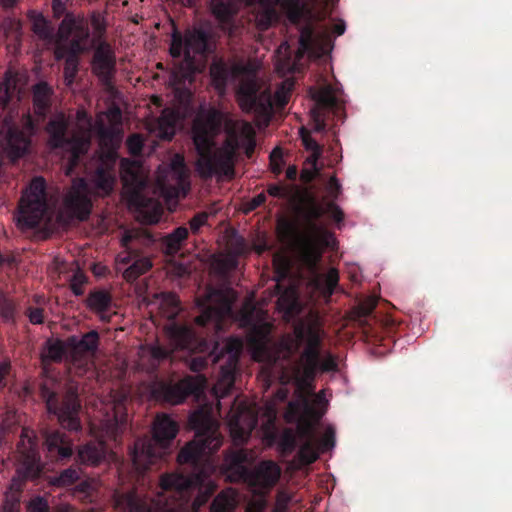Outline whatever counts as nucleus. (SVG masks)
Segmentation results:
<instances>
[{
  "mask_svg": "<svg viewBox=\"0 0 512 512\" xmlns=\"http://www.w3.org/2000/svg\"><path fill=\"white\" fill-rule=\"evenodd\" d=\"M222 124L220 111L212 109L203 119H197L193 125V142L199 154L198 169L202 177L214 175L232 178L235 174V159L240 148L251 158L256 147V131L245 120H229L225 124L226 139L223 145L212 152L213 138Z\"/></svg>",
  "mask_w": 512,
  "mask_h": 512,
  "instance_id": "nucleus-1",
  "label": "nucleus"
},
{
  "mask_svg": "<svg viewBox=\"0 0 512 512\" xmlns=\"http://www.w3.org/2000/svg\"><path fill=\"white\" fill-rule=\"evenodd\" d=\"M156 497L141 493L136 487L114 489L111 501L117 512H177L193 497L191 508L199 512L216 490V485L202 474L192 477L181 474H165L160 479Z\"/></svg>",
  "mask_w": 512,
  "mask_h": 512,
  "instance_id": "nucleus-2",
  "label": "nucleus"
},
{
  "mask_svg": "<svg viewBox=\"0 0 512 512\" xmlns=\"http://www.w3.org/2000/svg\"><path fill=\"white\" fill-rule=\"evenodd\" d=\"M325 336L321 317L311 311L295 323L292 334L280 338L278 348L285 360H290L303 347L292 368L293 377L299 386L313 382L318 373L338 371L336 356L330 351L322 354Z\"/></svg>",
  "mask_w": 512,
  "mask_h": 512,
  "instance_id": "nucleus-3",
  "label": "nucleus"
},
{
  "mask_svg": "<svg viewBox=\"0 0 512 512\" xmlns=\"http://www.w3.org/2000/svg\"><path fill=\"white\" fill-rule=\"evenodd\" d=\"M210 52V37L205 30L193 28L182 34L174 25L169 53L178 61L174 65L171 81L180 96L191 95L190 90L185 86L191 84L195 74L201 71V64L196 56L206 57Z\"/></svg>",
  "mask_w": 512,
  "mask_h": 512,
  "instance_id": "nucleus-4",
  "label": "nucleus"
},
{
  "mask_svg": "<svg viewBox=\"0 0 512 512\" xmlns=\"http://www.w3.org/2000/svg\"><path fill=\"white\" fill-rule=\"evenodd\" d=\"M167 333L176 349L209 352V358L212 364L220 362L226 358V363L221 366V372L225 380L230 384L234 382L235 369L243 348V342L236 337L228 338L223 347L220 348L218 342H211L198 337L192 327L179 325L175 322L167 327Z\"/></svg>",
  "mask_w": 512,
  "mask_h": 512,
  "instance_id": "nucleus-5",
  "label": "nucleus"
},
{
  "mask_svg": "<svg viewBox=\"0 0 512 512\" xmlns=\"http://www.w3.org/2000/svg\"><path fill=\"white\" fill-rule=\"evenodd\" d=\"M178 431L177 422L170 416L157 415L153 423L152 436L137 438L129 449L133 468L139 475L169 453Z\"/></svg>",
  "mask_w": 512,
  "mask_h": 512,
  "instance_id": "nucleus-6",
  "label": "nucleus"
},
{
  "mask_svg": "<svg viewBox=\"0 0 512 512\" xmlns=\"http://www.w3.org/2000/svg\"><path fill=\"white\" fill-rule=\"evenodd\" d=\"M324 212V209L316 203H312L306 208L304 218L308 233L302 236L298 235L296 227L290 221L282 219L278 223V233L281 239L297 244L301 263L306 269L313 273L317 271L318 263H320L323 253L318 236L328 234V232L317 223Z\"/></svg>",
  "mask_w": 512,
  "mask_h": 512,
  "instance_id": "nucleus-7",
  "label": "nucleus"
},
{
  "mask_svg": "<svg viewBox=\"0 0 512 512\" xmlns=\"http://www.w3.org/2000/svg\"><path fill=\"white\" fill-rule=\"evenodd\" d=\"M69 125L68 118L61 112L49 119L45 131L48 135L47 146L67 156V174H72L88 153L91 138L89 132L82 129L69 131Z\"/></svg>",
  "mask_w": 512,
  "mask_h": 512,
  "instance_id": "nucleus-8",
  "label": "nucleus"
},
{
  "mask_svg": "<svg viewBox=\"0 0 512 512\" xmlns=\"http://www.w3.org/2000/svg\"><path fill=\"white\" fill-rule=\"evenodd\" d=\"M257 72L258 65L252 62H239L232 66V75L240 78L237 101L243 111L254 112L258 117L269 120L273 113V98L269 89L260 90Z\"/></svg>",
  "mask_w": 512,
  "mask_h": 512,
  "instance_id": "nucleus-9",
  "label": "nucleus"
},
{
  "mask_svg": "<svg viewBox=\"0 0 512 512\" xmlns=\"http://www.w3.org/2000/svg\"><path fill=\"white\" fill-rule=\"evenodd\" d=\"M190 423L195 430V437L180 450L177 459L180 464L196 466L218 451L223 443V437L216 422L201 412L191 415Z\"/></svg>",
  "mask_w": 512,
  "mask_h": 512,
  "instance_id": "nucleus-10",
  "label": "nucleus"
},
{
  "mask_svg": "<svg viewBox=\"0 0 512 512\" xmlns=\"http://www.w3.org/2000/svg\"><path fill=\"white\" fill-rule=\"evenodd\" d=\"M90 36L89 28L83 18L72 13H66L59 24L57 37L61 42H69L67 56L64 63V78L67 85H71L78 73V55L85 49V43Z\"/></svg>",
  "mask_w": 512,
  "mask_h": 512,
  "instance_id": "nucleus-11",
  "label": "nucleus"
},
{
  "mask_svg": "<svg viewBox=\"0 0 512 512\" xmlns=\"http://www.w3.org/2000/svg\"><path fill=\"white\" fill-rule=\"evenodd\" d=\"M376 306L377 299L372 296L367 297L359 302L355 308V314L362 328L365 340L368 343L382 346L388 350L395 343L391 336L393 320L378 319L374 313Z\"/></svg>",
  "mask_w": 512,
  "mask_h": 512,
  "instance_id": "nucleus-12",
  "label": "nucleus"
},
{
  "mask_svg": "<svg viewBox=\"0 0 512 512\" xmlns=\"http://www.w3.org/2000/svg\"><path fill=\"white\" fill-rule=\"evenodd\" d=\"M17 453L16 472L18 479H13L11 489H15L19 494L22 489L21 480H36L43 473L38 442L33 430L25 427L22 429L20 441L17 445Z\"/></svg>",
  "mask_w": 512,
  "mask_h": 512,
  "instance_id": "nucleus-13",
  "label": "nucleus"
},
{
  "mask_svg": "<svg viewBox=\"0 0 512 512\" xmlns=\"http://www.w3.org/2000/svg\"><path fill=\"white\" fill-rule=\"evenodd\" d=\"M40 396L45 402L48 412L58 417L63 428L75 432L81 430L79 417L81 403L76 388H68L60 402L58 394L47 384H42L40 386Z\"/></svg>",
  "mask_w": 512,
  "mask_h": 512,
  "instance_id": "nucleus-14",
  "label": "nucleus"
},
{
  "mask_svg": "<svg viewBox=\"0 0 512 512\" xmlns=\"http://www.w3.org/2000/svg\"><path fill=\"white\" fill-rule=\"evenodd\" d=\"M47 209L46 182L42 177H35L19 202L18 226L22 229L36 228L43 220Z\"/></svg>",
  "mask_w": 512,
  "mask_h": 512,
  "instance_id": "nucleus-15",
  "label": "nucleus"
},
{
  "mask_svg": "<svg viewBox=\"0 0 512 512\" xmlns=\"http://www.w3.org/2000/svg\"><path fill=\"white\" fill-rule=\"evenodd\" d=\"M90 188L84 178H75L64 195L62 213L69 220L84 221L92 211Z\"/></svg>",
  "mask_w": 512,
  "mask_h": 512,
  "instance_id": "nucleus-16",
  "label": "nucleus"
},
{
  "mask_svg": "<svg viewBox=\"0 0 512 512\" xmlns=\"http://www.w3.org/2000/svg\"><path fill=\"white\" fill-rule=\"evenodd\" d=\"M199 390V384L192 377H186L177 383L163 379H155L149 385V391L156 401L177 405L189 395Z\"/></svg>",
  "mask_w": 512,
  "mask_h": 512,
  "instance_id": "nucleus-17",
  "label": "nucleus"
},
{
  "mask_svg": "<svg viewBox=\"0 0 512 512\" xmlns=\"http://www.w3.org/2000/svg\"><path fill=\"white\" fill-rule=\"evenodd\" d=\"M25 126L29 130V133H26L15 125L7 127L6 136L4 138V150L12 160L23 157L29 151L31 134L36 128L30 115L26 117Z\"/></svg>",
  "mask_w": 512,
  "mask_h": 512,
  "instance_id": "nucleus-18",
  "label": "nucleus"
},
{
  "mask_svg": "<svg viewBox=\"0 0 512 512\" xmlns=\"http://www.w3.org/2000/svg\"><path fill=\"white\" fill-rule=\"evenodd\" d=\"M123 180L130 189V203L138 208L146 206V199L142 192L147 186V181L142 175V166L138 161L122 159Z\"/></svg>",
  "mask_w": 512,
  "mask_h": 512,
  "instance_id": "nucleus-19",
  "label": "nucleus"
},
{
  "mask_svg": "<svg viewBox=\"0 0 512 512\" xmlns=\"http://www.w3.org/2000/svg\"><path fill=\"white\" fill-rule=\"evenodd\" d=\"M92 72L104 86L108 88L113 86L116 56L109 44L101 43L96 47L92 58Z\"/></svg>",
  "mask_w": 512,
  "mask_h": 512,
  "instance_id": "nucleus-20",
  "label": "nucleus"
},
{
  "mask_svg": "<svg viewBox=\"0 0 512 512\" xmlns=\"http://www.w3.org/2000/svg\"><path fill=\"white\" fill-rule=\"evenodd\" d=\"M155 239L151 233L146 230H126L121 238V246L125 249L123 253L118 254V264L127 265L131 263L139 254L137 248L133 246L137 243L142 246H150L154 243Z\"/></svg>",
  "mask_w": 512,
  "mask_h": 512,
  "instance_id": "nucleus-21",
  "label": "nucleus"
},
{
  "mask_svg": "<svg viewBox=\"0 0 512 512\" xmlns=\"http://www.w3.org/2000/svg\"><path fill=\"white\" fill-rule=\"evenodd\" d=\"M250 474L246 484L252 487L271 488L279 481L281 468L273 460H262L251 469Z\"/></svg>",
  "mask_w": 512,
  "mask_h": 512,
  "instance_id": "nucleus-22",
  "label": "nucleus"
},
{
  "mask_svg": "<svg viewBox=\"0 0 512 512\" xmlns=\"http://www.w3.org/2000/svg\"><path fill=\"white\" fill-rule=\"evenodd\" d=\"M249 455L246 449H238L226 454L224 466L231 482L246 483L251 469L247 466Z\"/></svg>",
  "mask_w": 512,
  "mask_h": 512,
  "instance_id": "nucleus-23",
  "label": "nucleus"
},
{
  "mask_svg": "<svg viewBox=\"0 0 512 512\" xmlns=\"http://www.w3.org/2000/svg\"><path fill=\"white\" fill-rule=\"evenodd\" d=\"M289 410L295 414H300L303 410V415L300 417L297 425V434L304 441L317 440L314 428V423L311 420L316 415L314 407L308 402L307 399L300 401L289 402Z\"/></svg>",
  "mask_w": 512,
  "mask_h": 512,
  "instance_id": "nucleus-24",
  "label": "nucleus"
},
{
  "mask_svg": "<svg viewBox=\"0 0 512 512\" xmlns=\"http://www.w3.org/2000/svg\"><path fill=\"white\" fill-rule=\"evenodd\" d=\"M100 336L96 330H91L82 335L70 336L67 338L69 356L74 363L78 362L85 354H94L99 346Z\"/></svg>",
  "mask_w": 512,
  "mask_h": 512,
  "instance_id": "nucleus-25",
  "label": "nucleus"
},
{
  "mask_svg": "<svg viewBox=\"0 0 512 512\" xmlns=\"http://www.w3.org/2000/svg\"><path fill=\"white\" fill-rule=\"evenodd\" d=\"M48 456L55 461H65L73 455V443L60 431L48 433L45 437Z\"/></svg>",
  "mask_w": 512,
  "mask_h": 512,
  "instance_id": "nucleus-26",
  "label": "nucleus"
},
{
  "mask_svg": "<svg viewBox=\"0 0 512 512\" xmlns=\"http://www.w3.org/2000/svg\"><path fill=\"white\" fill-rule=\"evenodd\" d=\"M279 0H255L253 20L258 30H267L278 20L277 4Z\"/></svg>",
  "mask_w": 512,
  "mask_h": 512,
  "instance_id": "nucleus-27",
  "label": "nucleus"
},
{
  "mask_svg": "<svg viewBox=\"0 0 512 512\" xmlns=\"http://www.w3.org/2000/svg\"><path fill=\"white\" fill-rule=\"evenodd\" d=\"M112 295L106 289L91 290L85 300L86 307L99 316L102 322L111 321V315L108 314L112 306Z\"/></svg>",
  "mask_w": 512,
  "mask_h": 512,
  "instance_id": "nucleus-28",
  "label": "nucleus"
},
{
  "mask_svg": "<svg viewBox=\"0 0 512 512\" xmlns=\"http://www.w3.org/2000/svg\"><path fill=\"white\" fill-rule=\"evenodd\" d=\"M53 88L44 81L33 86V109L39 120H44L50 112L52 105Z\"/></svg>",
  "mask_w": 512,
  "mask_h": 512,
  "instance_id": "nucleus-29",
  "label": "nucleus"
},
{
  "mask_svg": "<svg viewBox=\"0 0 512 512\" xmlns=\"http://www.w3.org/2000/svg\"><path fill=\"white\" fill-rule=\"evenodd\" d=\"M107 455V446L104 441H90L78 450V460L88 466H98Z\"/></svg>",
  "mask_w": 512,
  "mask_h": 512,
  "instance_id": "nucleus-30",
  "label": "nucleus"
},
{
  "mask_svg": "<svg viewBox=\"0 0 512 512\" xmlns=\"http://www.w3.org/2000/svg\"><path fill=\"white\" fill-rule=\"evenodd\" d=\"M92 181L98 191L103 195H109L113 191L115 175L112 166L101 163L95 170Z\"/></svg>",
  "mask_w": 512,
  "mask_h": 512,
  "instance_id": "nucleus-31",
  "label": "nucleus"
},
{
  "mask_svg": "<svg viewBox=\"0 0 512 512\" xmlns=\"http://www.w3.org/2000/svg\"><path fill=\"white\" fill-rule=\"evenodd\" d=\"M311 97L320 109L333 110L338 106L336 91L331 84H325L319 89H311Z\"/></svg>",
  "mask_w": 512,
  "mask_h": 512,
  "instance_id": "nucleus-32",
  "label": "nucleus"
},
{
  "mask_svg": "<svg viewBox=\"0 0 512 512\" xmlns=\"http://www.w3.org/2000/svg\"><path fill=\"white\" fill-rule=\"evenodd\" d=\"M189 231L185 226H180L174 229L171 233L162 238V249L168 255H175L178 253L188 238Z\"/></svg>",
  "mask_w": 512,
  "mask_h": 512,
  "instance_id": "nucleus-33",
  "label": "nucleus"
},
{
  "mask_svg": "<svg viewBox=\"0 0 512 512\" xmlns=\"http://www.w3.org/2000/svg\"><path fill=\"white\" fill-rule=\"evenodd\" d=\"M239 3L236 0H212L211 9L215 18L223 23L228 24L238 11Z\"/></svg>",
  "mask_w": 512,
  "mask_h": 512,
  "instance_id": "nucleus-34",
  "label": "nucleus"
},
{
  "mask_svg": "<svg viewBox=\"0 0 512 512\" xmlns=\"http://www.w3.org/2000/svg\"><path fill=\"white\" fill-rule=\"evenodd\" d=\"M319 37L329 38V29L324 28L322 34L317 36L313 25L306 23L300 28V48L305 52L314 50L318 46Z\"/></svg>",
  "mask_w": 512,
  "mask_h": 512,
  "instance_id": "nucleus-35",
  "label": "nucleus"
},
{
  "mask_svg": "<svg viewBox=\"0 0 512 512\" xmlns=\"http://www.w3.org/2000/svg\"><path fill=\"white\" fill-rule=\"evenodd\" d=\"M151 267V260L148 257H140L138 254L132 263L123 271V278L127 282H134L141 275L148 272Z\"/></svg>",
  "mask_w": 512,
  "mask_h": 512,
  "instance_id": "nucleus-36",
  "label": "nucleus"
},
{
  "mask_svg": "<svg viewBox=\"0 0 512 512\" xmlns=\"http://www.w3.org/2000/svg\"><path fill=\"white\" fill-rule=\"evenodd\" d=\"M69 354L67 340L64 342L60 339H48L45 344L44 357L52 362H61L63 358Z\"/></svg>",
  "mask_w": 512,
  "mask_h": 512,
  "instance_id": "nucleus-37",
  "label": "nucleus"
},
{
  "mask_svg": "<svg viewBox=\"0 0 512 512\" xmlns=\"http://www.w3.org/2000/svg\"><path fill=\"white\" fill-rule=\"evenodd\" d=\"M235 507V494L231 490H224L213 499L210 512H234Z\"/></svg>",
  "mask_w": 512,
  "mask_h": 512,
  "instance_id": "nucleus-38",
  "label": "nucleus"
},
{
  "mask_svg": "<svg viewBox=\"0 0 512 512\" xmlns=\"http://www.w3.org/2000/svg\"><path fill=\"white\" fill-rule=\"evenodd\" d=\"M97 134L100 142L107 147H115L121 141V132L114 125L107 126L104 123H98Z\"/></svg>",
  "mask_w": 512,
  "mask_h": 512,
  "instance_id": "nucleus-39",
  "label": "nucleus"
},
{
  "mask_svg": "<svg viewBox=\"0 0 512 512\" xmlns=\"http://www.w3.org/2000/svg\"><path fill=\"white\" fill-rule=\"evenodd\" d=\"M282 7L292 24H301L305 14V5L302 0H283Z\"/></svg>",
  "mask_w": 512,
  "mask_h": 512,
  "instance_id": "nucleus-40",
  "label": "nucleus"
},
{
  "mask_svg": "<svg viewBox=\"0 0 512 512\" xmlns=\"http://www.w3.org/2000/svg\"><path fill=\"white\" fill-rule=\"evenodd\" d=\"M299 461L304 465L314 463L319 457L317 440L304 441L298 450Z\"/></svg>",
  "mask_w": 512,
  "mask_h": 512,
  "instance_id": "nucleus-41",
  "label": "nucleus"
},
{
  "mask_svg": "<svg viewBox=\"0 0 512 512\" xmlns=\"http://www.w3.org/2000/svg\"><path fill=\"white\" fill-rule=\"evenodd\" d=\"M196 325L205 327L210 323H213L215 327H219L221 324L220 311L212 306L205 307L201 314L195 318Z\"/></svg>",
  "mask_w": 512,
  "mask_h": 512,
  "instance_id": "nucleus-42",
  "label": "nucleus"
},
{
  "mask_svg": "<svg viewBox=\"0 0 512 512\" xmlns=\"http://www.w3.org/2000/svg\"><path fill=\"white\" fill-rule=\"evenodd\" d=\"M163 315L169 320H174L180 312V301L175 294L168 293L164 295L161 302Z\"/></svg>",
  "mask_w": 512,
  "mask_h": 512,
  "instance_id": "nucleus-43",
  "label": "nucleus"
},
{
  "mask_svg": "<svg viewBox=\"0 0 512 512\" xmlns=\"http://www.w3.org/2000/svg\"><path fill=\"white\" fill-rule=\"evenodd\" d=\"M309 273L312 275L317 276L318 280L323 282L324 290L328 294H332L335 290V288L338 285L339 282V272L336 268H330L327 273L325 274H318L319 267L317 268L316 272H311L307 269Z\"/></svg>",
  "mask_w": 512,
  "mask_h": 512,
  "instance_id": "nucleus-44",
  "label": "nucleus"
},
{
  "mask_svg": "<svg viewBox=\"0 0 512 512\" xmlns=\"http://www.w3.org/2000/svg\"><path fill=\"white\" fill-rule=\"evenodd\" d=\"M74 494L84 501L92 502L96 497L95 482L92 479L81 480L75 486Z\"/></svg>",
  "mask_w": 512,
  "mask_h": 512,
  "instance_id": "nucleus-45",
  "label": "nucleus"
},
{
  "mask_svg": "<svg viewBox=\"0 0 512 512\" xmlns=\"http://www.w3.org/2000/svg\"><path fill=\"white\" fill-rule=\"evenodd\" d=\"M210 74L217 88H225L229 77V69L225 63H213L210 67Z\"/></svg>",
  "mask_w": 512,
  "mask_h": 512,
  "instance_id": "nucleus-46",
  "label": "nucleus"
},
{
  "mask_svg": "<svg viewBox=\"0 0 512 512\" xmlns=\"http://www.w3.org/2000/svg\"><path fill=\"white\" fill-rule=\"evenodd\" d=\"M81 470L76 467H69L60 472L53 480V484L57 486H70L80 480Z\"/></svg>",
  "mask_w": 512,
  "mask_h": 512,
  "instance_id": "nucleus-47",
  "label": "nucleus"
},
{
  "mask_svg": "<svg viewBox=\"0 0 512 512\" xmlns=\"http://www.w3.org/2000/svg\"><path fill=\"white\" fill-rule=\"evenodd\" d=\"M256 425V419L252 421L248 428L241 427L239 419L235 418L230 422V431L233 439L238 442H245L250 437L251 431Z\"/></svg>",
  "mask_w": 512,
  "mask_h": 512,
  "instance_id": "nucleus-48",
  "label": "nucleus"
},
{
  "mask_svg": "<svg viewBox=\"0 0 512 512\" xmlns=\"http://www.w3.org/2000/svg\"><path fill=\"white\" fill-rule=\"evenodd\" d=\"M32 31L43 40H51L53 38V32L48 25L46 19L38 14L34 17L32 22Z\"/></svg>",
  "mask_w": 512,
  "mask_h": 512,
  "instance_id": "nucleus-49",
  "label": "nucleus"
},
{
  "mask_svg": "<svg viewBox=\"0 0 512 512\" xmlns=\"http://www.w3.org/2000/svg\"><path fill=\"white\" fill-rule=\"evenodd\" d=\"M300 136L305 149L311 151L313 160L317 161L322 154V146L311 137L310 131L305 128L300 129Z\"/></svg>",
  "mask_w": 512,
  "mask_h": 512,
  "instance_id": "nucleus-50",
  "label": "nucleus"
},
{
  "mask_svg": "<svg viewBox=\"0 0 512 512\" xmlns=\"http://www.w3.org/2000/svg\"><path fill=\"white\" fill-rule=\"evenodd\" d=\"M151 367L156 369L158 365L171 356L172 351L161 345H151L148 349Z\"/></svg>",
  "mask_w": 512,
  "mask_h": 512,
  "instance_id": "nucleus-51",
  "label": "nucleus"
},
{
  "mask_svg": "<svg viewBox=\"0 0 512 512\" xmlns=\"http://www.w3.org/2000/svg\"><path fill=\"white\" fill-rule=\"evenodd\" d=\"M88 282L86 274L78 269L70 278L69 286L75 296L84 294V285Z\"/></svg>",
  "mask_w": 512,
  "mask_h": 512,
  "instance_id": "nucleus-52",
  "label": "nucleus"
},
{
  "mask_svg": "<svg viewBox=\"0 0 512 512\" xmlns=\"http://www.w3.org/2000/svg\"><path fill=\"white\" fill-rule=\"evenodd\" d=\"M295 434L291 429H286L280 436L278 446L282 453L290 454L296 448Z\"/></svg>",
  "mask_w": 512,
  "mask_h": 512,
  "instance_id": "nucleus-53",
  "label": "nucleus"
},
{
  "mask_svg": "<svg viewBox=\"0 0 512 512\" xmlns=\"http://www.w3.org/2000/svg\"><path fill=\"white\" fill-rule=\"evenodd\" d=\"M16 85L7 79L0 84V108L6 109L14 97Z\"/></svg>",
  "mask_w": 512,
  "mask_h": 512,
  "instance_id": "nucleus-54",
  "label": "nucleus"
},
{
  "mask_svg": "<svg viewBox=\"0 0 512 512\" xmlns=\"http://www.w3.org/2000/svg\"><path fill=\"white\" fill-rule=\"evenodd\" d=\"M2 28L6 35L20 39L22 32L21 21L12 17H6L2 22Z\"/></svg>",
  "mask_w": 512,
  "mask_h": 512,
  "instance_id": "nucleus-55",
  "label": "nucleus"
},
{
  "mask_svg": "<svg viewBox=\"0 0 512 512\" xmlns=\"http://www.w3.org/2000/svg\"><path fill=\"white\" fill-rule=\"evenodd\" d=\"M91 25L98 36H102L106 31V21L104 15L99 11H93L90 16Z\"/></svg>",
  "mask_w": 512,
  "mask_h": 512,
  "instance_id": "nucleus-56",
  "label": "nucleus"
},
{
  "mask_svg": "<svg viewBox=\"0 0 512 512\" xmlns=\"http://www.w3.org/2000/svg\"><path fill=\"white\" fill-rule=\"evenodd\" d=\"M335 445V432L332 428H328L323 437L317 440V446L319 452H324Z\"/></svg>",
  "mask_w": 512,
  "mask_h": 512,
  "instance_id": "nucleus-57",
  "label": "nucleus"
},
{
  "mask_svg": "<svg viewBox=\"0 0 512 512\" xmlns=\"http://www.w3.org/2000/svg\"><path fill=\"white\" fill-rule=\"evenodd\" d=\"M143 139L139 134H132L127 139V147L130 154L138 156L141 154L143 149Z\"/></svg>",
  "mask_w": 512,
  "mask_h": 512,
  "instance_id": "nucleus-58",
  "label": "nucleus"
},
{
  "mask_svg": "<svg viewBox=\"0 0 512 512\" xmlns=\"http://www.w3.org/2000/svg\"><path fill=\"white\" fill-rule=\"evenodd\" d=\"M28 512H49V505L45 498L37 496L29 502Z\"/></svg>",
  "mask_w": 512,
  "mask_h": 512,
  "instance_id": "nucleus-59",
  "label": "nucleus"
},
{
  "mask_svg": "<svg viewBox=\"0 0 512 512\" xmlns=\"http://www.w3.org/2000/svg\"><path fill=\"white\" fill-rule=\"evenodd\" d=\"M208 217L209 213L205 211L195 214L189 221L191 231L197 233L206 224Z\"/></svg>",
  "mask_w": 512,
  "mask_h": 512,
  "instance_id": "nucleus-60",
  "label": "nucleus"
},
{
  "mask_svg": "<svg viewBox=\"0 0 512 512\" xmlns=\"http://www.w3.org/2000/svg\"><path fill=\"white\" fill-rule=\"evenodd\" d=\"M267 193L278 199H287L289 197V190L283 184H269L267 187Z\"/></svg>",
  "mask_w": 512,
  "mask_h": 512,
  "instance_id": "nucleus-61",
  "label": "nucleus"
},
{
  "mask_svg": "<svg viewBox=\"0 0 512 512\" xmlns=\"http://www.w3.org/2000/svg\"><path fill=\"white\" fill-rule=\"evenodd\" d=\"M0 314L7 321L13 320L15 315L14 304L7 299L0 301Z\"/></svg>",
  "mask_w": 512,
  "mask_h": 512,
  "instance_id": "nucleus-62",
  "label": "nucleus"
},
{
  "mask_svg": "<svg viewBox=\"0 0 512 512\" xmlns=\"http://www.w3.org/2000/svg\"><path fill=\"white\" fill-rule=\"evenodd\" d=\"M26 315L32 324L39 325L44 322V310L42 308L29 307Z\"/></svg>",
  "mask_w": 512,
  "mask_h": 512,
  "instance_id": "nucleus-63",
  "label": "nucleus"
},
{
  "mask_svg": "<svg viewBox=\"0 0 512 512\" xmlns=\"http://www.w3.org/2000/svg\"><path fill=\"white\" fill-rule=\"evenodd\" d=\"M327 212L329 213L330 217L337 223H340L344 219V213L341 210V208L334 202L330 201L327 203Z\"/></svg>",
  "mask_w": 512,
  "mask_h": 512,
  "instance_id": "nucleus-64",
  "label": "nucleus"
}]
</instances>
